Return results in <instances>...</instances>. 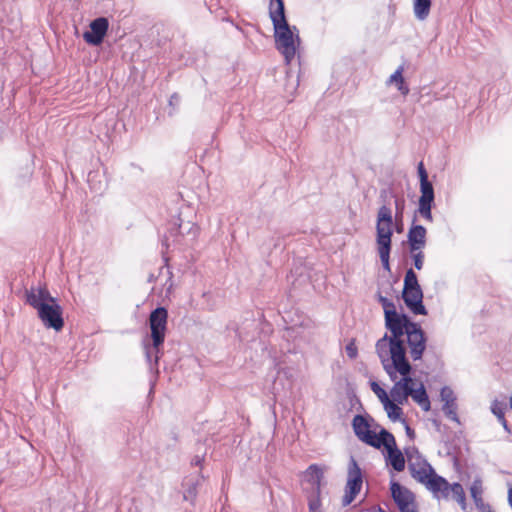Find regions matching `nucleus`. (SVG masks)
Returning <instances> with one entry per match:
<instances>
[{
    "instance_id": "obj_35",
    "label": "nucleus",
    "mask_w": 512,
    "mask_h": 512,
    "mask_svg": "<svg viewBox=\"0 0 512 512\" xmlns=\"http://www.w3.org/2000/svg\"><path fill=\"white\" fill-rule=\"evenodd\" d=\"M197 485L198 483H192L189 485V487L185 490L183 494V498L186 501H190L191 503L194 502L196 495H197Z\"/></svg>"
},
{
    "instance_id": "obj_44",
    "label": "nucleus",
    "mask_w": 512,
    "mask_h": 512,
    "mask_svg": "<svg viewBox=\"0 0 512 512\" xmlns=\"http://www.w3.org/2000/svg\"><path fill=\"white\" fill-rule=\"evenodd\" d=\"M405 430H406V434L410 437V438H413L414 437V430L408 425L406 424L405 425Z\"/></svg>"
},
{
    "instance_id": "obj_30",
    "label": "nucleus",
    "mask_w": 512,
    "mask_h": 512,
    "mask_svg": "<svg viewBox=\"0 0 512 512\" xmlns=\"http://www.w3.org/2000/svg\"><path fill=\"white\" fill-rule=\"evenodd\" d=\"M442 410H443V413L445 414V416L448 419H450V420L460 424V420H459V417L457 415V403H456V400H454L453 402H444Z\"/></svg>"
},
{
    "instance_id": "obj_3",
    "label": "nucleus",
    "mask_w": 512,
    "mask_h": 512,
    "mask_svg": "<svg viewBox=\"0 0 512 512\" xmlns=\"http://www.w3.org/2000/svg\"><path fill=\"white\" fill-rule=\"evenodd\" d=\"M167 319L168 311L164 307H158L154 309L149 316V327L151 330L152 345L145 344V356L146 360L152 368V362L154 365H158L160 358V347L164 343L165 334L167 330Z\"/></svg>"
},
{
    "instance_id": "obj_19",
    "label": "nucleus",
    "mask_w": 512,
    "mask_h": 512,
    "mask_svg": "<svg viewBox=\"0 0 512 512\" xmlns=\"http://www.w3.org/2000/svg\"><path fill=\"white\" fill-rule=\"evenodd\" d=\"M413 386L402 384L400 381H396L390 390L391 398L397 404H404L407 402L408 397L412 394Z\"/></svg>"
},
{
    "instance_id": "obj_15",
    "label": "nucleus",
    "mask_w": 512,
    "mask_h": 512,
    "mask_svg": "<svg viewBox=\"0 0 512 512\" xmlns=\"http://www.w3.org/2000/svg\"><path fill=\"white\" fill-rule=\"evenodd\" d=\"M352 426L355 435L366 444H374L372 435L374 431L370 430L367 419L362 415H356L353 418Z\"/></svg>"
},
{
    "instance_id": "obj_33",
    "label": "nucleus",
    "mask_w": 512,
    "mask_h": 512,
    "mask_svg": "<svg viewBox=\"0 0 512 512\" xmlns=\"http://www.w3.org/2000/svg\"><path fill=\"white\" fill-rule=\"evenodd\" d=\"M371 389L377 395L382 404L388 402L390 399L387 392L377 382L371 383Z\"/></svg>"
},
{
    "instance_id": "obj_12",
    "label": "nucleus",
    "mask_w": 512,
    "mask_h": 512,
    "mask_svg": "<svg viewBox=\"0 0 512 512\" xmlns=\"http://www.w3.org/2000/svg\"><path fill=\"white\" fill-rule=\"evenodd\" d=\"M390 490L391 496L400 511H403L406 506H411L415 503V495L398 482L392 481L390 484Z\"/></svg>"
},
{
    "instance_id": "obj_48",
    "label": "nucleus",
    "mask_w": 512,
    "mask_h": 512,
    "mask_svg": "<svg viewBox=\"0 0 512 512\" xmlns=\"http://www.w3.org/2000/svg\"><path fill=\"white\" fill-rule=\"evenodd\" d=\"M510 408L512 409V393H511V396H510Z\"/></svg>"
},
{
    "instance_id": "obj_16",
    "label": "nucleus",
    "mask_w": 512,
    "mask_h": 512,
    "mask_svg": "<svg viewBox=\"0 0 512 512\" xmlns=\"http://www.w3.org/2000/svg\"><path fill=\"white\" fill-rule=\"evenodd\" d=\"M470 493L476 508L480 512H495L488 503L484 502L482 498L483 486L481 479L477 478L472 482Z\"/></svg>"
},
{
    "instance_id": "obj_24",
    "label": "nucleus",
    "mask_w": 512,
    "mask_h": 512,
    "mask_svg": "<svg viewBox=\"0 0 512 512\" xmlns=\"http://www.w3.org/2000/svg\"><path fill=\"white\" fill-rule=\"evenodd\" d=\"M403 66H399L396 71L389 77L388 83H395L397 85L398 91L406 96L409 94V87L405 83L403 78Z\"/></svg>"
},
{
    "instance_id": "obj_6",
    "label": "nucleus",
    "mask_w": 512,
    "mask_h": 512,
    "mask_svg": "<svg viewBox=\"0 0 512 512\" xmlns=\"http://www.w3.org/2000/svg\"><path fill=\"white\" fill-rule=\"evenodd\" d=\"M376 354L380 359L384 371L388 374L391 381H397V374L407 373L406 352L384 349V341L375 348Z\"/></svg>"
},
{
    "instance_id": "obj_25",
    "label": "nucleus",
    "mask_w": 512,
    "mask_h": 512,
    "mask_svg": "<svg viewBox=\"0 0 512 512\" xmlns=\"http://www.w3.org/2000/svg\"><path fill=\"white\" fill-rule=\"evenodd\" d=\"M388 452V460L393 469L397 472H401L405 468V458L402 452L396 447Z\"/></svg>"
},
{
    "instance_id": "obj_34",
    "label": "nucleus",
    "mask_w": 512,
    "mask_h": 512,
    "mask_svg": "<svg viewBox=\"0 0 512 512\" xmlns=\"http://www.w3.org/2000/svg\"><path fill=\"white\" fill-rule=\"evenodd\" d=\"M505 404L494 400L491 404V412L497 417L498 420L502 419L504 416Z\"/></svg>"
},
{
    "instance_id": "obj_39",
    "label": "nucleus",
    "mask_w": 512,
    "mask_h": 512,
    "mask_svg": "<svg viewBox=\"0 0 512 512\" xmlns=\"http://www.w3.org/2000/svg\"><path fill=\"white\" fill-rule=\"evenodd\" d=\"M345 351H346V354L347 356L350 358V359H355L357 357V354H358V350H357V347L354 343V341H351L349 342L346 347H345Z\"/></svg>"
},
{
    "instance_id": "obj_10",
    "label": "nucleus",
    "mask_w": 512,
    "mask_h": 512,
    "mask_svg": "<svg viewBox=\"0 0 512 512\" xmlns=\"http://www.w3.org/2000/svg\"><path fill=\"white\" fill-rule=\"evenodd\" d=\"M405 336L410 357L413 361L420 360L426 349V336L420 324L416 323L414 326H411V329Z\"/></svg>"
},
{
    "instance_id": "obj_7",
    "label": "nucleus",
    "mask_w": 512,
    "mask_h": 512,
    "mask_svg": "<svg viewBox=\"0 0 512 512\" xmlns=\"http://www.w3.org/2000/svg\"><path fill=\"white\" fill-rule=\"evenodd\" d=\"M363 485V475L361 468L353 456L350 457L347 468V482L345 493L342 497V506L350 505L361 491Z\"/></svg>"
},
{
    "instance_id": "obj_27",
    "label": "nucleus",
    "mask_w": 512,
    "mask_h": 512,
    "mask_svg": "<svg viewBox=\"0 0 512 512\" xmlns=\"http://www.w3.org/2000/svg\"><path fill=\"white\" fill-rule=\"evenodd\" d=\"M401 404H397L392 400H388V402L383 403L384 409L387 412L388 417L392 421L399 420L403 414V410L400 407Z\"/></svg>"
},
{
    "instance_id": "obj_13",
    "label": "nucleus",
    "mask_w": 512,
    "mask_h": 512,
    "mask_svg": "<svg viewBox=\"0 0 512 512\" xmlns=\"http://www.w3.org/2000/svg\"><path fill=\"white\" fill-rule=\"evenodd\" d=\"M55 299L45 287L31 288L26 290V302L38 310L42 305Z\"/></svg>"
},
{
    "instance_id": "obj_40",
    "label": "nucleus",
    "mask_w": 512,
    "mask_h": 512,
    "mask_svg": "<svg viewBox=\"0 0 512 512\" xmlns=\"http://www.w3.org/2000/svg\"><path fill=\"white\" fill-rule=\"evenodd\" d=\"M417 171H418V175H419V180L420 182L422 180H428V173L424 167V164L423 162H419L418 166H417Z\"/></svg>"
},
{
    "instance_id": "obj_21",
    "label": "nucleus",
    "mask_w": 512,
    "mask_h": 512,
    "mask_svg": "<svg viewBox=\"0 0 512 512\" xmlns=\"http://www.w3.org/2000/svg\"><path fill=\"white\" fill-rule=\"evenodd\" d=\"M305 478L311 484V491H317V488L321 489L323 470L318 465L312 464L307 468Z\"/></svg>"
},
{
    "instance_id": "obj_18",
    "label": "nucleus",
    "mask_w": 512,
    "mask_h": 512,
    "mask_svg": "<svg viewBox=\"0 0 512 512\" xmlns=\"http://www.w3.org/2000/svg\"><path fill=\"white\" fill-rule=\"evenodd\" d=\"M372 437H374V444L369 445L374 448L379 449L381 446H384V448L389 451L397 447L394 436L386 429H381L378 435L374 432Z\"/></svg>"
},
{
    "instance_id": "obj_1",
    "label": "nucleus",
    "mask_w": 512,
    "mask_h": 512,
    "mask_svg": "<svg viewBox=\"0 0 512 512\" xmlns=\"http://www.w3.org/2000/svg\"><path fill=\"white\" fill-rule=\"evenodd\" d=\"M269 15L274 28L275 47L289 65L300 44L299 31L296 26L289 25L283 0H270Z\"/></svg>"
},
{
    "instance_id": "obj_9",
    "label": "nucleus",
    "mask_w": 512,
    "mask_h": 512,
    "mask_svg": "<svg viewBox=\"0 0 512 512\" xmlns=\"http://www.w3.org/2000/svg\"><path fill=\"white\" fill-rule=\"evenodd\" d=\"M38 317L41 319L45 327L53 328L56 331H60L64 326V320L62 317V308L57 303L56 299L42 305L37 310Z\"/></svg>"
},
{
    "instance_id": "obj_4",
    "label": "nucleus",
    "mask_w": 512,
    "mask_h": 512,
    "mask_svg": "<svg viewBox=\"0 0 512 512\" xmlns=\"http://www.w3.org/2000/svg\"><path fill=\"white\" fill-rule=\"evenodd\" d=\"M392 226L393 217L391 208L387 205H382L377 213L376 243L378 245V253L382 266L387 271H390L389 257L393 235Z\"/></svg>"
},
{
    "instance_id": "obj_20",
    "label": "nucleus",
    "mask_w": 512,
    "mask_h": 512,
    "mask_svg": "<svg viewBox=\"0 0 512 512\" xmlns=\"http://www.w3.org/2000/svg\"><path fill=\"white\" fill-rule=\"evenodd\" d=\"M429 490L434 494L441 493V496L447 499L452 494V484H449L444 477L438 475L429 481Z\"/></svg>"
},
{
    "instance_id": "obj_31",
    "label": "nucleus",
    "mask_w": 512,
    "mask_h": 512,
    "mask_svg": "<svg viewBox=\"0 0 512 512\" xmlns=\"http://www.w3.org/2000/svg\"><path fill=\"white\" fill-rule=\"evenodd\" d=\"M432 206L433 203L419 202L418 203V213L428 222H433L432 216Z\"/></svg>"
},
{
    "instance_id": "obj_14",
    "label": "nucleus",
    "mask_w": 512,
    "mask_h": 512,
    "mask_svg": "<svg viewBox=\"0 0 512 512\" xmlns=\"http://www.w3.org/2000/svg\"><path fill=\"white\" fill-rule=\"evenodd\" d=\"M426 228L422 225H412L407 234V240L411 252L422 250L426 245Z\"/></svg>"
},
{
    "instance_id": "obj_42",
    "label": "nucleus",
    "mask_w": 512,
    "mask_h": 512,
    "mask_svg": "<svg viewBox=\"0 0 512 512\" xmlns=\"http://www.w3.org/2000/svg\"><path fill=\"white\" fill-rule=\"evenodd\" d=\"M204 460V456H200V455H196L195 457H193V459L191 460V464L194 465V466H199L201 465V463L203 462Z\"/></svg>"
},
{
    "instance_id": "obj_36",
    "label": "nucleus",
    "mask_w": 512,
    "mask_h": 512,
    "mask_svg": "<svg viewBox=\"0 0 512 512\" xmlns=\"http://www.w3.org/2000/svg\"><path fill=\"white\" fill-rule=\"evenodd\" d=\"M440 398H441V401H443V402H453L454 400H456L454 391L448 386H444L441 389Z\"/></svg>"
},
{
    "instance_id": "obj_8",
    "label": "nucleus",
    "mask_w": 512,
    "mask_h": 512,
    "mask_svg": "<svg viewBox=\"0 0 512 512\" xmlns=\"http://www.w3.org/2000/svg\"><path fill=\"white\" fill-rule=\"evenodd\" d=\"M413 452L416 454V462H412V454H410L409 451H406L407 457L410 461L409 470L411 475L419 483L424 484L427 489H429V481L438 475L435 473L433 467L422 458L417 449L413 448Z\"/></svg>"
},
{
    "instance_id": "obj_11",
    "label": "nucleus",
    "mask_w": 512,
    "mask_h": 512,
    "mask_svg": "<svg viewBox=\"0 0 512 512\" xmlns=\"http://www.w3.org/2000/svg\"><path fill=\"white\" fill-rule=\"evenodd\" d=\"M108 28V19L105 17H98L91 21L90 31L84 32L83 38L88 44L98 46L103 42L107 34Z\"/></svg>"
},
{
    "instance_id": "obj_46",
    "label": "nucleus",
    "mask_w": 512,
    "mask_h": 512,
    "mask_svg": "<svg viewBox=\"0 0 512 512\" xmlns=\"http://www.w3.org/2000/svg\"><path fill=\"white\" fill-rule=\"evenodd\" d=\"M508 502L512 508V487L508 490Z\"/></svg>"
},
{
    "instance_id": "obj_5",
    "label": "nucleus",
    "mask_w": 512,
    "mask_h": 512,
    "mask_svg": "<svg viewBox=\"0 0 512 512\" xmlns=\"http://www.w3.org/2000/svg\"><path fill=\"white\" fill-rule=\"evenodd\" d=\"M402 299L407 308L415 315H427L423 305V291L418 282L417 275L412 268L406 271L402 290Z\"/></svg>"
},
{
    "instance_id": "obj_2",
    "label": "nucleus",
    "mask_w": 512,
    "mask_h": 512,
    "mask_svg": "<svg viewBox=\"0 0 512 512\" xmlns=\"http://www.w3.org/2000/svg\"><path fill=\"white\" fill-rule=\"evenodd\" d=\"M416 322L411 321L408 315L398 313L397 311H387L385 317V327L391 332L377 340L375 348L384 341V349L407 351L404 336L414 326Z\"/></svg>"
},
{
    "instance_id": "obj_28",
    "label": "nucleus",
    "mask_w": 512,
    "mask_h": 512,
    "mask_svg": "<svg viewBox=\"0 0 512 512\" xmlns=\"http://www.w3.org/2000/svg\"><path fill=\"white\" fill-rule=\"evenodd\" d=\"M452 498L461 506L462 510H466V495L465 491L460 483L452 484Z\"/></svg>"
},
{
    "instance_id": "obj_41",
    "label": "nucleus",
    "mask_w": 512,
    "mask_h": 512,
    "mask_svg": "<svg viewBox=\"0 0 512 512\" xmlns=\"http://www.w3.org/2000/svg\"><path fill=\"white\" fill-rule=\"evenodd\" d=\"M395 209H396L395 218L397 220L402 217L403 209H404V200L400 201L399 199H396L395 200Z\"/></svg>"
},
{
    "instance_id": "obj_17",
    "label": "nucleus",
    "mask_w": 512,
    "mask_h": 512,
    "mask_svg": "<svg viewBox=\"0 0 512 512\" xmlns=\"http://www.w3.org/2000/svg\"><path fill=\"white\" fill-rule=\"evenodd\" d=\"M198 231L199 228L194 222L181 220L176 228L171 229L170 236H186L193 241L196 239Z\"/></svg>"
},
{
    "instance_id": "obj_29",
    "label": "nucleus",
    "mask_w": 512,
    "mask_h": 512,
    "mask_svg": "<svg viewBox=\"0 0 512 512\" xmlns=\"http://www.w3.org/2000/svg\"><path fill=\"white\" fill-rule=\"evenodd\" d=\"M321 506V489L317 488V491H311L308 495L309 512H322Z\"/></svg>"
},
{
    "instance_id": "obj_32",
    "label": "nucleus",
    "mask_w": 512,
    "mask_h": 512,
    "mask_svg": "<svg viewBox=\"0 0 512 512\" xmlns=\"http://www.w3.org/2000/svg\"><path fill=\"white\" fill-rule=\"evenodd\" d=\"M406 365L408 366L407 373L403 372V374H400L401 378L398 381L402 382L403 385L407 384V385H411V386L415 387L416 380L411 377L412 365L410 364L407 357H406Z\"/></svg>"
},
{
    "instance_id": "obj_22",
    "label": "nucleus",
    "mask_w": 512,
    "mask_h": 512,
    "mask_svg": "<svg viewBox=\"0 0 512 512\" xmlns=\"http://www.w3.org/2000/svg\"><path fill=\"white\" fill-rule=\"evenodd\" d=\"M424 411H429L431 403L429 396L423 383H419V387H413L412 394L410 396Z\"/></svg>"
},
{
    "instance_id": "obj_26",
    "label": "nucleus",
    "mask_w": 512,
    "mask_h": 512,
    "mask_svg": "<svg viewBox=\"0 0 512 512\" xmlns=\"http://www.w3.org/2000/svg\"><path fill=\"white\" fill-rule=\"evenodd\" d=\"M421 196L419 202L434 203L435 195L432 182L428 180H422L420 182Z\"/></svg>"
},
{
    "instance_id": "obj_38",
    "label": "nucleus",
    "mask_w": 512,
    "mask_h": 512,
    "mask_svg": "<svg viewBox=\"0 0 512 512\" xmlns=\"http://www.w3.org/2000/svg\"><path fill=\"white\" fill-rule=\"evenodd\" d=\"M412 258L414 261V266L417 270H421L423 268L424 263V254L422 250H417L416 252H412Z\"/></svg>"
},
{
    "instance_id": "obj_43",
    "label": "nucleus",
    "mask_w": 512,
    "mask_h": 512,
    "mask_svg": "<svg viewBox=\"0 0 512 512\" xmlns=\"http://www.w3.org/2000/svg\"><path fill=\"white\" fill-rule=\"evenodd\" d=\"M400 512H418L415 503L411 506H406L403 511Z\"/></svg>"
},
{
    "instance_id": "obj_45",
    "label": "nucleus",
    "mask_w": 512,
    "mask_h": 512,
    "mask_svg": "<svg viewBox=\"0 0 512 512\" xmlns=\"http://www.w3.org/2000/svg\"><path fill=\"white\" fill-rule=\"evenodd\" d=\"M499 422L501 423V425L503 426V428L506 430V431H510L509 430V426H508V423L505 419V417H503L502 419L499 420Z\"/></svg>"
},
{
    "instance_id": "obj_37",
    "label": "nucleus",
    "mask_w": 512,
    "mask_h": 512,
    "mask_svg": "<svg viewBox=\"0 0 512 512\" xmlns=\"http://www.w3.org/2000/svg\"><path fill=\"white\" fill-rule=\"evenodd\" d=\"M378 301L381 303L383 310H384V317L387 316V311H396L394 303L388 299L387 297H384L382 295L378 296Z\"/></svg>"
},
{
    "instance_id": "obj_23",
    "label": "nucleus",
    "mask_w": 512,
    "mask_h": 512,
    "mask_svg": "<svg viewBox=\"0 0 512 512\" xmlns=\"http://www.w3.org/2000/svg\"><path fill=\"white\" fill-rule=\"evenodd\" d=\"M431 5V0H414L413 10L415 17L420 21L427 19L430 13Z\"/></svg>"
},
{
    "instance_id": "obj_47",
    "label": "nucleus",
    "mask_w": 512,
    "mask_h": 512,
    "mask_svg": "<svg viewBox=\"0 0 512 512\" xmlns=\"http://www.w3.org/2000/svg\"><path fill=\"white\" fill-rule=\"evenodd\" d=\"M168 240H169V237L165 236L163 241H162V245L165 246L166 248L169 247Z\"/></svg>"
}]
</instances>
